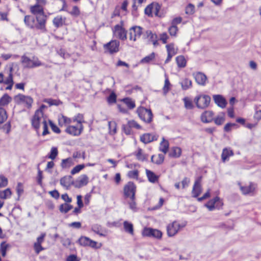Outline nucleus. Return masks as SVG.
Returning a JSON list of instances; mask_svg holds the SVG:
<instances>
[{"instance_id": "052dcab7", "label": "nucleus", "mask_w": 261, "mask_h": 261, "mask_svg": "<svg viewBox=\"0 0 261 261\" xmlns=\"http://www.w3.org/2000/svg\"><path fill=\"white\" fill-rule=\"evenodd\" d=\"M138 171L135 170L133 171H129L127 173V176L130 178L137 179L138 177Z\"/></svg>"}, {"instance_id": "dca6fc26", "label": "nucleus", "mask_w": 261, "mask_h": 261, "mask_svg": "<svg viewBox=\"0 0 261 261\" xmlns=\"http://www.w3.org/2000/svg\"><path fill=\"white\" fill-rule=\"evenodd\" d=\"M119 42L117 40H112L104 44L103 48L106 51L110 54L117 53L119 50Z\"/></svg>"}, {"instance_id": "0e129e2a", "label": "nucleus", "mask_w": 261, "mask_h": 261, "mask_svg": "<svg viewBox=\"0 0 261 261\" xmlns=\"http://www.w3.org/2000/svg\"><path fill=\"white\" fill-rule=\"evenodd\" d=\"M166 47L167 48V53L174 54V55L176 54V51L174 48V44L173 43L167 44Z\"/></svg>"}, {"instance_id": "412c9836", "label": "nucleus", "mask_w": 261, "mask_h": 261, "mask_svg": "<svg viewBox=\"0 0 261 261\" xmlns=\"http://www.w3.org/2000/svg\"><path fill=\"white\" fill-rule=\"evenodd\" d=\"M91 230L100 236L105 237L108 233V230L103 228L100 225L94 224L91 226Z\"/></svg>"}, {"instance_id": "6e6552de", "label": "nucleus", "mask_w": 261, "mask_h": 261, "mask_svg": "<svg viewBox=\"0 0 261 261\" xmlns=\"http://www.w3.org/2000/svg\"><path fill=\"white\" fill-rule=\"evenodd\" d=\"M136 192V186L132 181L127 182L123 188L124 197L125 199L134 198Z\"/></svg>"}, {"instance_id": "39448f33", "label": "nucleus", "mask_w": 261, "mask_h": 261, "mask_svg": "<svg viewBox=\"0 0 261 261\" xmlns=\"http://www.w3.org/2000/svg\"><path fill=\"white\" fill-rule=\"evenodd\" d=\"M137 113L139 118L144 122L149 123L152 121L153 114L151 110L140 107L137 109Z\"/></svg>"}, {"instance_id": "f3484780", "label": "nucleus", "mask_w": 261, "mask_h": 261, "mask_svg": "<svg viewBox=\"0 0 261 261\" xmlns=\"http://www.w3.org/2000/svg\"><path fill=\"white\" fill-rule=\"evenodd\" d=\"M192 75L198 85L204 86L207 84V77L203 72H195L192 73Z\"/></svg>"}, {"instance_id": "72a5a7b5", "label": "nucleus", "mask_w": 261, "mask_h": 261, "mask_svg": "<svg viewBox=\"0 0 261 261\" xmlns=\"http://www.w3.org/2000/svg\"><path fill=\"white\" fill-rule=\"evenodd\" d=\"M164 158L165 157L164 154H159L157 155H152L151 156V160L152 162L160 165L163 163Z\"/></svg>"}, {"instance_id": "6e6d98bb", "label": "nucleus", "mask_w": 261, "mask_h": 261, "mask_svg": "<svg viewBox=\"0 0 261 261\" xmlns=\"http://www.w3.org/2000/svg\"><path fill=\"white\" fill-rule=\"evenodd\" d=\"M85 165L84 164L78 165L74 167L71 171V174L74 175L79 173L81 170L84 168Z\"/></svg>"}, {"instance_id": "603ef678", "label": "nucleus", "mask_w": 261, "mask_h": 261, "mask_svg": "<svg viewBox=\"0 0 261 261\" xmlns=\"http://www.w3.org/2000/svg\"><path fill=\"white\" fill-rule=\"evenodd\" d=\"M123 101L127 107L130 109H132L135 107V103L134 101L129 98H124Z\"/></svg>"}, {"instance_id": "cd10ccee", "label": "nucleus", "mask_w": 261, "mask_h": 261, "mask_svg": "<svg viewBox=\"0 0 261 261\" xmlns=\"http://www.w3.org/2000/svg\"><path fill=\"white\" fill-rule=\"evenodd\" d=\"M143 39H147L149 42H152L155 38H158V36L155 33H153L150 30H147L143 34Z\"/></svg>"}, {"instance_id": "1a4fd4ad", "label": "nucleus", "mask_w": 261, "mask_h": 261, "mask_svg": "<svg viewBox=\"0 0 261 261\" xmlns=\"http://www.w3.org/2000/svg\"><path fill=\"white\" fill-rule=\"evenodd\" d=\"M15 100L17 103L23 105L28 109H31L33 102V98L29 96L19 94L15 97Z\"/></svg>"}, {"instance_id": "4be33fe9", "label": "nucleus", "mask_w": 261, "mask_h": 261, "mask_svg": "<svg viewBox=\"0 0 261 261\" xmlns=\"http://www.w3.org/2000/svg\"><path fill=\"white\" fill-rule=\"evenodd\" d=\"M214 115L212 111H205L201 115V121L203 123H210L213 120Z\"/></svg>"}, {"instance_id": "ddd939ff", "label": "nucleus", "mask_w": 261, "mask_h": 261, "mask_svg": "<svg viewBox=\"0 0 261 261\" xmlns=\"http://www.w3.org/2000/svg\"><path fill=\"white\" fill-rule=\"evenodd\" d=\"M223 203L222 200L218 196L215 197L213 199L210 200L205 206L208 209L209 211H212L215 208L220 209L222 207Z\"/></svg>"}, {"instance_id": "338daca9", "label": "nucleus", "mask_w": 261, "mask_h": 261, "mask_svg": "<svg viewBox=\"0 0 261 261\" xmlns=\"http://www.w3.org/2000/svg\"><path fill=\"white\" fill-rule=\"evenodd\" d=\"M177 31V27L173 25H172L168 29V31L171 36H175Z\"/></svg>"}, {"instance_id": "79ce46f5", "label": "nucleus", "mask_w": 261, "mask_h": 261, "mask_svg": "<svg viewBox=\"0 0 261 261\" xmlns=\"http://www.w3.org/2000/svg\"><path fill=\"white\" fill-rule=\"evenodd\" d=\"M72 208V206L67 203L62 204L60 205L59 210L62 213H67Z\"/></svg>"}, {"instance_id": "864d4df0", "label": "nucleus", "mask_w": 261, "mask_h": 261, "mask_svg": "<svg viewBox=\"0 0 261 261\" xmlns=\"http://www.w3.org/2000/svg\"><path fill=\"white\" fill-rule=\"evenodd\" d=\"M184 101L185 107L187 109H192L193 108V105L191 100L188 97H185L184 98Z\"/></svg>"}, {"instance_id": "09e8293b", "label": "nucleus", "mask_w": 261, "mask_h": 261, "mask_svg": "<svg viewBox=\"0 0 261 261\" xmlns=\"http://www.w3.org/2000/svg\"><path fill=\"white\" fill-rule=\"evenodd\" d=\"M89 238L85 236H81L78 240L79 244L84 247H87Z\"/></svg>"}, {"instance_id": "0eeeda50", "label": "nucleus", "mask_w": 261, "mask_h": 261, "mask_svg": "<svg viewBox=\"0 0 261 261\" xmlns=\"http://www.w3.org/2000/svg\"><path fill=\"white\" fill-rule=\"evenodd\" d=\"M161 6L158 3H152L147 6L145 9V13L148 16H152L154 14L156 16L163 17V15L160 13Z\"/></svg>"}, {"instance_id": "69168bd1", "label": "nucleus", "mask_w": 261, "mask_h": 261, "mask_svg": "<svg viewBox=\"0 0 261 261\" xmlns=\"http://www.w3.org/2000/svg\"><path fill=\"white\" fill-rule=\"evenodd\" d=\"M127 124L129 125L130 128L134 127L137 129H140L141 128V126L135 120H132L128 121L127 122Z\"/></svg>"}, {"instance_id": "f8f14e48", "label": "nucleus", "mask_w": 261, "mask_h": 261, "mask_svg": "<svg viewBox=\"0 0 261 261\" xmlns=\"http://www.w3.org/2000/svg\"><path fill=\"white\" fill-rule=\"evenodd\" d=\"M142 234L144 237H153L156 239H161L162 237V232L160 230L148 227L143 229Z\"/></svg>"}, {"instance_id": "7ed1b4c3", "label": "nucleus", "mask_w": 261, "mask_h": 261, "mask_svg": "<svg viewBox=\"0 0 261 261\" xmlns=\"http://www.w3.org/2000/svg\"><path fill=\"white\" fill-rule=\"evenodd\" d=\"M21 63L23 67L25 68H34L41 66H44L46 68L50 67V66L42 63L36 56H33L32 59H30L25 56H22Z\"/></svg>"}, {"instance_id": "f257e3e1", "label": "nucleus", "mask_w": 261, "mask_h": 261, "mask_svg": "<svg viewBox=\"0 0 261 261\" xmlns=\"http://www.w3.org/2000/svg\"><path fill=\"white\" fill-rule=\"evenodd\" d=\"M31 123L33 127L39 133L40 126H42L43 132L42 135L45 136L49 133L48 130V123L46 118L41 114L40 111H36L32 119Z\"/></svg>"}, {"instance_id": "393cba45", "label": "nucleus", "mask_w": 261, "mask_h": 261, "mask_svg": "<svg viewBox=\"0 0 261 261\" xmlns=\"http://www.w3.org/2000/svg\"><path fill=\"white\" fill-rule=\"evenodd\" d=\"M73 183L71 176H65L60 179V184L66 189H68Z\"/></svg>"}, {"instance_id": "20e7f679", "label": "nucleus", "mask_w": 261, "mask_h": 261, "mask_svg": "<svg viewBox=\"0 0 261 261\" xmlns=\"http://www.w3.org/2000/svg\"><path fill=\"white\" fill-rule=\"evenodd\" d=\"M187 225L186 222L179 223L178 221H174L168 224L166 226L167 234L169 237H173L185 227Z\"/></svg>"}, {"instance_id": "f03ea898", "label": "nucleus", "mask_w": 261, "mask_h": 261, "mask_svg": "<svg viewBox=\"0 0 261 261\" xmlns=\"http://www.w3.org/2000/svg\"><path fill=\"white\" fill-rule=\"evenodd\" d=\"M30 11L36 16V21L39 22L40 28L43 27L46 21V16L44 14L43 8L39 5L36 4L31 7Z\"/></svg>"}, {"instance_id": "9b49d317", "label": "nucleus", "mask_w": 261, "mask_h": 261, "mask_svg": "<svg viewBox=\"0 0 261 261\" xmlns=\"http://www.w3.org/2000/svg\"><path fill=\"white\" fill-rule=\"evenodd\" d=\"M24 22L28 27L31 29L36 28L38 30H41L43 31H45L46 24H44L43 27L40 28V27L39 26V22L37 21L36 22L35 20V18L31 16L26 15L24 18Z\"/></svg>"}, {"instance_id": "bf43d9fd", "label": "nucleus", "mask_w": 261, "mask_h": 261, "mask_svg": "<svg viewBox=\"0 0 261 261\" xmlns=\"http://www.w3.org/2000/svg\"><path fill=\"white\" fill-rule=\"evenodd\" d=\"M8 185V179L4 175H0V188L5 187Z\"/></svg>"}, {"instance_id": "9d476101", "label": "nucleus", "mask_w": 261, "mask_h": 261, "mask_svg": "<svg viewBox=\"0 0 261 261\" xmlns=\"http://www.w3.org/2000/svg\"><path fill=\"white\" fill-rule=\"evenodd\" d=\"M240 186V189L244 195H254L256 193L257 185L254 182H250L249 185L242 186L240 183L238 184Z\"/></svg>"}, {"instance_id": "b1692460", "label": "nucleus", "mask_w": 261, "mask_h": 261, "mask_svg": "<svg viewBox=\"0 0 261 261\" xmlns=\"http://www.w3.org/2000/svg\"><path fill=\"white\" fill-rule=\"evenodd\" d=\"M213 99L216 104L221 108H224L227 105V101L225 98L221 95H214Z\"/></svg>"}, {"instance_id": "37998d69", "label": "nucleus", "mask_w": 261, "mask_h": 261, "mask_svg": "<svg viewBox=\"0 0 261 261\" xmlns=\"http://www.w3.org/2000/svg\"><path fill=\"white\" fill-rule=\"evenodd\" d=\"M129 201H127V203L129 205V207L130 210H132L134 212H136L137 211V204L136 202V197L134 198H129Z\"/></svg>"}, {"instance_id": "7c9ffc66", "label": "nucleus", "mask_w": 261, "mask_h": 261, "mask_svg": "<svg viewBox=\"0 0 261 261\" xmlns=\"http://www.w3.org/2000/svg\"><path fill=\"white\" fill-rule=\"evenodd\" d=\"M66 20L65 17L61 16H57L53 19V24L56 28L62 27Z\"/></svg>"}, {"instance_id": "a878e982", "label": "nucleus", "mask_w": 261, "mask_h": 261, "mask_svg": "<svg viewBox=\"0 0 261 261\" xmlns=\"http://www.w3.org/2000/svg\"><path fill=\"white\" fill-rule=\"evenodd\" d=\"M141 141L145 144L149 143L154 140H157L155 135L151 134H145L141 136Z\"/></svg>"}, {"instance_id": "49530a36", "label": "nucleus", "mask_w": 261, "mask_h": 261, "mask_svg": "<svg viewBox=\"0 0 261 261\" xmlns=\"http://www.w3.org/2000/svg\"><path fill=\"white\" fill-rule=\"evenodd\" d=\"M214 120L216 124L221 125L225 120L224 114L222 113L218 115Z\"/></svg>"}, {"instance_id": "c03bdc74", "label": "nucleus", "mask_w": 261, "mask_h": 261, "mask_svg": "<svg viewBox=\"0 0 261 261\" xmlns=\"http://www.w3.org/2000/svg\"><path fill=\"white\" fill-rule=\"evenodd\" d=\"M101 246L100 243H98L97 242L89 239L87 247H90L94 249L100 248Z\"/></svg>"}, {"instance_id": "de8ad7c7", "label": "nucleus", "mask_w": 261, "mask_h": 261, "mask_svg": "<svg viewBox=\"0 0 261 261\" xmlns=\"http://www.w3.org/2000/svg\"><path fill=\"white\" fill-rule=\"evenodd\" d=\"M155 58L154 53H152L149 55L143 58L140 61L141 63H148L153 60Z\"/></svg>"}, {"instance_id": "58836bf2", "label": "nucleus", "mask_w": 261, "mask_h": 261, "mask_svg": "<svg viewBox=\"0 0 261 261\" xmlns=\"http://www.w3.org/2000/svg\"><path fill=\"white\" fill-rule=\"evenodd\" d=\"M43 101L45 103H48L49 106H59L62 103V102L59 99H54L51 98H46L43 100Z\"/></svg>"}, {"instance_id": "680f3d73", "label": "nucleus", "mask_w": 261, "mask_h": 261, "mask_svg": "<svg viewBox=\"0 0 261 261\" xmlns=\"http://www.w3.org/2000/svg\"><path fill=\"white\" fill-rule=\"evenodd\" d=\"M195 7L191 4H189L186 8V13L191 15L194 12Z\"/></svg>"}, {"instance_id": "8fccbe9b", "label": "nucleus", "mask_w": 261, "mask_h": 261, "mask_svg": "<svg viewBox=\"0 0 261 261\" xmlns=\"http://www.w3.org/2000/svg\"><path fill=\"white\" fill-rule=\"evenodd\" d=\"M165 76L166 79L165 80V84L163 88V90L165 94H166L170 90L171 86L168 77L166 75H165Z\"/></svg>"}, {"instance_id": "4d7b16f0", "label": "nucleus", "mask_w": 261, "mask_h": 261, "mask_svg": "<svg viewBox=\"0 0 261 261\" xmlns=\"http://www.w3.org/2000/svg\"><path fill=\"white\" fill-rule=\"evenodd\" d=\"M109 127L110 129V133L114 134L116 133V124L114 121H110L109 122Z\"/></svg>"}, {"instance_id": "5fc2aeb1", "label": "nucleus", "mask_w": 261, "mask_h": 261, "mask_svg": "<svg viewBox=\"0 0 261 261\" xmlns=\"http://www.w3.org/2000/svg\"><path fill=\"white\" fill-rule=\"evenodd\" d=\"M137 158L138 160L140 161H143L146 160V156L143 153L142 150L141 149H139L136 154Z\"/></svg>"}, {"instance_id": "423d86ee", "label": "nucleus", "mask_w": 261, "mask_h": 261, "mask_svg": "<svg viewBox=\"0 0 261 261\" xmlns=\"http://www.w3.org/2000/svg\"><path fill=\"white\" fill-rule=\"evenodd\" d=\"M194 101L197 108L204 109L209 106L211 97L207 95H201L196 97Z\"/></svg>"}, {"instance_id": "774afa93", "label": "nucleus", "mask_w": 261, "mask_h": 261, "mask_svg": "<svg viewBox=\"0 0 261 261\" xmlns=\"http://www.w3.org/2000/svg\"><path fill=\"white\" fill-rule=\"evenodd\" d=\"M16 192L18 194V197L23 193V185L21 183L18 182L17 184L16 187Z\"/></svg>"}, {"instance_id": "4c0bfd02", "label": "nucleus", "mask_w": 261, "mask_h": 261, "mask_svg": "<svg viewBox=\"0 0 261 261\" xmlns=\"http://www.w3.org/2000/svg\"><path fill=\"white\" fill-rule=\"evenodd\" d=\"M177 66L180 68H184L186 66V60L182 56H179L176 58Z\"/></svg>"}, {"instance_id": "473e14b6", "label": "nucleus", "mask_w": 261, "mask_h": 261, "mask_svg": "<svg viewBox=\"0 0 261 261\" xmlns=\"http://www.w3.org/2000/svg\"><path fill=\"white\" fill-rule=\"evenodd\" d=\"M123 227L125 232L131 235H134V226L132 223L125 221L123 222Z\"/></svg>"}, {"instance_id": "4468645a", "label": "nucleus", "mask_w": 261, "mask_h": 261, "mask_svg": "<svg viewBox=\"0 0 261 261\" xmlns=\"http://www.w3.org/2000/svg\"><path fill=\"white\" fill-rule=\"evenodd\" d=\"M142 28L139 26L132 27L129 30V39L134 41L139 38L141 35H143Z\"/></svg>"}, {"instance_id": "f704fd0d", "label": "nucleus", "mask_w": 261, "mask_h": 261, "mask_svg": "<svg viewBox=\"0 0 261 261\" xmlns=\"http://www.w3.org/2000/svg\"><path fill=\"white\" fill-rule=\"evenodd\" d=\"M73 165V159L71 158L63 159L61 163V166L62 168H67Z\"/></svg>"}, {"instance_id": "e2e57ef3", "label": "nucleus", "mask_w": 261, "mask_h": 261, "mask_svg": "<svg viewBox=\"0 0 261 261\" xmlns=\"http://www.w3.org/2000/svg\"><path fill=\"white\" fill-rule=\"evenodd\" d=\"M73 122H76L78 124H82L84 122L83 116L82 114H77L73 119Z\"/></svg>"}, {"instance_id": "13d9d810", "label": "nucleus", "mask_w": 261, "mask_h": 261, "mask_svg": "<svg viewBox=\"0 0 261 261\" xmlns=\"http://www.w3.org/2000/svg\"><path fill=\"white\" fill-rule=\"evenodd\" d=\"M58 154V149L56 147H52L48 155V158L54 160Z\"/></svg>"}, {"instance_id": "c9c22d12", "label": "nucleus", "mask_w": 261, "mask_h": 261, "mask_svg": "<svg viewBox=\"0 0 261 261\" xmlns=\"http://www.w3.org/2000/svg\"><path fill=\"white\" fill-rule=\"evenodd\" d=\"M169 144L168 141L166 140L164 138L163 141L160 143V150L166 154L169 149Z\"/></svg>"}, {"instance_id": "ea45409f", "label": "nucleus", "mask_w": 261, "mask_h": 261, "mask_svg": "<svg viewBox=\"0 0 261 261\" xmlns=\"http://www.w3.org/2000/svg\"><path fill=\"white\" fill-rule=\"evenodd\" d=\"M11 100V98L8 95H4L0 99V107L7 105Z\"/></svg>"}, {"instance_id": "a18cd8bd", "label": "nucleus", "mask_w": 261, "mask_h": 261, "mask_svg": "<svg viewBox=\"0 0 261 261\" xmlns=\"http://www.w3.org/2000/svg\"><path fill=\"white\" fill-rule=\"evenodd\" d=\"M13 68H10V71L8 76L6 78L5 80H4V82L5 84H13V74H12Z\"/></svg>"}, {"instance_id": "2eb2a0df", "label": "nucleus", "mask_w": 261, "mask_h": 261, "mask_svg": "<svg viewBox=\"0 0 261 261\" xmlns=\"http://www.w3.org/2000/svg\"><path fill=\"white\" fill-rule=\"evenodd\" d=\"M83 125L82 124H78L76 125H68L65 131L68 134H70L73 136H78L80 135L83 130Z\"/></svg>"}, {"instance_id": "a19ab883", "label": "nucleus", "mask_w": 261, "mask_h": 261, "mask_svg": "<svg viewBox=\"0 0 261 261\" xmlns=\"http://www.w3.org/2000/svg\"><path fill=\"white\" fill-rule=\"evenodd\" d=\"M9 247L10 245L8 244H7L5 242H3L2 243H1L0 246V251L1 252L2 256H6L7 251L8 250Z\"/></svg>"}, {"instance_id": "3c124183", "label": "nucleus", "mask_w": 261, "mask_h": 261, "mask_svg": "<svg viewBox=\"0 0 261 261\" xmlns=\"http://www.w3.org/2000/svg\"><path fill=\"white\" fill-rule=\"evenodd\" d=\"M7 119L6 110L0 107V124L3 123Z\"/></svg>"}, {"instance_id": "aec40b11", "label": "nucleus", "mask_w": 261, "mask_h": 261, "mask_svg": "<svg viewBox=\"0 0 261 261\" xmlns=\"http://www.w3.org/2000/svg\"><path fill=\"white\" fill-rule=\"evenodd\" d=\"M89 181L88 177L83 174L81 175L73 183V186L75 188H80L87 185Z\"/></svg>"}, {"instance_id": "2f4dec72", "label": "nucleus", "mask_w": 261, "mask_h": 261, "mask_svg": "<svg viewBox=\"0 0 261 261\" xmlns=\"http://www.w3.org/2000/svg\"><path fill=\"white\" fill-rule=\"evenodd\" d=\"M181 153V149L178 147H174L171 149L169 155L172 158H179Z\"/></svg>"}, {"instance_id": "c756f323", "label": "nucleus", "mask_w": 261, "mask_h": 261, "mask_svg": "<svg viewBox=\"0 0 261 261\" xmlns=\"http://www.w3.org/2000/svg\"><path fill=\"white\" fill-rule=\"evenodd\" d=\"M233 152L232 150L229 148H224L222 151L221 157L223 162L227 161L229 157L232 156Z\"/></svg>"}, {"instance_id": "6ab92c4d", "label": "nucleus", "mask_w": 261, "mask_h": 261, "mask_svg": "<svg viewBox=\"0 0 261 261\" xmlns=\"http://www.w3.org/2000/svg\"><path fill=\"white\" fill-rule=\"evenodd\" d=\"M201 177H198L195 181L192 193L194 197H197L202 192V188L200 184Z\"/></svg>"}, {"instance_id": "a211bd4d", "label": "nucleus", "mask_w": 261, "mask_h": 261, "mask_svg": "<svg viewBox=\"0 0 261 261\" xmlns=\"http://www.w3.org/2000/svg\"><path fill=\"white\" fill-rule=\"evenodd\" d=\"M113 33L115 36L120 39L122 40L126 39V31L122 26L119 24L116 25L113 30Z\"/></svg>"}, {"instance_id": "c85d7f7f", "label": "nucleus", "mask_w": 261, "mask_h": 261, "mask_svg": "<svg viewBox=\"0 0 261 261\" xmlns=\"http://www.w3.org/2000/svg\"><path fill=\"white\" fill-rule=\"evenodd\" d=\"M146 173L148 179L150 182L155 183L158 181L159 176L155 174L152 171L148 169H146Z\"/></svg>"}, {"instance_id": "bb28decb", "label": "nucleus", "mask_w": 261, "mask_h": 261, "mask_svg": "<svg viewBox=\"0 0 261 261\" xmlns=\"http://www.w3.org/2000/svg\"><path fill=\"white\" fill-rule=\"evenodd\" d=\"M72 121L73 120L61 114L58 116L59 124L61 126H67L70 124Z\"/></svg>"}, {"instance_id": "e433bc0d", "label": "nucleus", "mask_w": 261, "mask_h": 261, "mask_svg": "<svg viewBox=\"0 0 261 261\" xmlns=\"http://www.w3.org/2000/svg\"><path fill=\"white\" fill-rule=\"evenodd\" d=\"M180 84L182 89L186 90L192 87V82L191 80L186 78L181 81Z\"/></svg>"}, {"instance_id": "5701e85b", "label": "nucleus", "mask_w": 261, "mask_h": 261, "mask_svg": "<svg viewBox=\"0 0 261 261\" xmlns=\"http://www.w3.org/2000/svg\"><path fill=\"white\" fill-rule=\"evenodd\" d=\"M12 192L9 188H7L3 191L0 190V209L4 204L3 200L10 198Z\"/></svg>"}]
</instances>
